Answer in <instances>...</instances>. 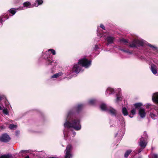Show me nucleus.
Segmentation results:
<instances>
[{
	"label": "nucleus",
	"instance_id": "nucleus-4",
	"mask_svg": "<svg viewBox=\"0 0 158 158\" xmlns=\"http://www.w3.org/2000/svg\"><path fill=\"white\" fill-rule=\"evenodd\" d=\"M42 58L45 60V63L47 65H51L54 67L57 65L56 62L52 60V56L48 51L42 52Z\"/></svg>",
	"mask_w": 158,
	"mask_h": 158
},
{
	"label": "nucleus",
	"instance_id": "nucleus-23",
	"mask_svg": "<svg viewBox=\"0 0 158 158\" xmlns=\"http://www.w3.org/2000/svg\"><path fill=\"white\" fill-rule=\"evenodd\" d=\"M116 102H118L119 101H121L122 99V97L121 95L120 94H118L116 95Z\"/></svg>",
	"mask_w": 158,
	"mask_h": 158
},
{
	"label": "nucleus",
	"instance_id": "nucleus-37",
	"mask_svg": "<svg viewBox=\"0 0 158 158\" xmlns=\"http://www.w3.org/2000/svg\"><path fill=\"white\" fill-rule=\"evenodd\" d=\"M15 134L16 135H18L19 134V131H16Z\"/></svg>",
	"mask_w": 158,
	"mask_h": 158
},
{
	"label": "nucleus",
	"instance_id": "nucleus-6",
	"mask_svg": "<svg viewBox=\"0 0 158 158\" xmlns=\"http://www.w3.org/2000/svg\"><path fill=\"white\" fill-rule=\"evenodd\" d=\"M146 106V108L151 109V111L150 113L151 117L153 119H156L158 116V110L157 108L149 103H147Z\"/></svg>",
	"mask_w": 158,
	"mask_h": 158
},
{
	"label": "nucleus",
	"instance_id": "nucleus-12",
	"mask_svg": "<svg viewBox=\"0 0 158 158\" xmlns=\"http://www.w3.org/2000/svg\"><path fill=\"white\" fill-rule=\"evenodd\" d=\"M152 99L153 102L158 104V93H155L153 94Z\"/></svg>",
	"mask_w": 158,
	"mask_h": 158
},
{
	"label": "nucleus",
	"instance_id": "nucleus-38",
	"mask_svg": "<svg viewBox=\"0 0 158 158\" xmlns=\"http://www.w3.org/2000/svg\"><path fill=\"white\" fill-rule=\"evenodd\" d=\"M72 132H73V136H74L76 134V132H75L74 131H72Z\"/></svg>",
	"mask_w": 158,
	"mask_h": 158
},
{
	"label": "nucleus",
	"instance_id": "nucleus-45",
	"mask_svg": "<svg viewBox=\"0 0 158 158\" xmlns=\"http://www.w3.org/2000/svg\"><path fill=\"white\" fill-rule=\"evenodd\" d=\"M136 55L138 58H139V57L137 55Z\"/></svg>",
	"mask_w": 158,
	"mask_h": 158
},
{
	"label": "nucleus",
	"instance_id": "nucleus-19",
	"mask_svg": "<svg viewBox=\"0 0 158 158\" xmlns=\"http://www.w3.org/2000/svg\"><path fill=\"white\" fill-rule=\"evenodd\" d=\"M97 102L96 99L94 98L90 99L88 102L87 103L89 105H94Z\"/></svg>",
	"mask_w": 158,
	"mask_h": 158
},
{
	"label": "nucleus",
	"instance_id": "nucleus-39",
	"mask_svg": "<svg viewBox=\"0 0 158 158\" xmlns=\"http://www.w3.org/2000/svg\"><path fill=\"white\" fill-rule=\"evenodd\" d=\"M117 90L119 92H121V89L119 88H118Z\"/></svg>",
	"mask_w": 158,
	"mask_h": 158
},
{
	"label": "nucleus",
	"instance_id": "nucleus-15",
	"mask_svg": "<svg viewBox=\"0 0 158 158\" xmlns=\"http://www.w3.org/2000/svg\"><path fill=\"white\" fill-rule=\"evenodd\" d=\"M136 39H135L129 44V46L131 48H136Z\"/></svg>",
	"mask_w": 158,
	"mask_h": 158
},
{
	"label": "nucleus",
	"instance_id": "nucleus-14",
	"mask_svg": "<svg viewBox=\"0 0 158 158\" xmlns=\"http://www.w3.org/2000/svg\"><path fill=\"white\" fill-rule=\"evenodd\" d=\"M114 92V89L111 87H108L106 91V95L108 96V95L113 94Z\"/></svg>",
	"mask_w": 158,
	"mask_h": 158
},
{
	"label": "nucleus",
	"instance_id": "nucleus-27",
	"mask_svg": "<svg viewBox=\"0 0 158 158\" xmlns=\"http://www.w3.org/2000/svg\"><path fill=\"white\" fill-rule=\"evenodd\" d=\"M119 42L121 43H123L124 44L127 45L126 43H128V41L126 39H122L119 40Z\"/></svg>",
	"mask_w": 158,
	"mask_h": 158
},
{
	"label": "nucleus",
	"instance_id": "nucleus-11",
	"mask_svg": "<svg viewBox=\"0 0 158 158\" xmlns=\"http://www.w3.org/2000/svg\"><path fill=\"white\" fill-rule=\"evenodd\" d=\"M136 41L137 43V46H144L146 44L145 41L143 40L136 39Z\"/></svg>",
	"mask_w": 158,
	"mask_h": 158
},
{
	"label": "nucleus",
	"instance_id": "nucleus-42",
	"mask_svg": "<svg viewBox=\"0 0 158 158\" xmlns=\"http://www.w3.org/2000/svg\"><path fill=\"white\" fill-rule=\"evenodd\" d=\"M48 158H59L57 157H49Z\"/></svg>",
	"mask_w": 158,
	"mask_h": 158
},
{
	"label": "nucleus",
	"instance_id": "nucleus-46",
	"mask_svg": "<svg viewBox=\"0 0 158 158\" xmlns=\"http://www.w3.org/2000/svg\"><path fill=\"white\" fill-rule=\"evenodd\" d=\"M129 117H130V118H132V117H133V116H130V115H129Z\"/></svg>",
	"mask_w": 158,
	"mask_h": 158
},
{
	"label": "nucleus",
	"instance_id": "nucleus-2",
	"mask_svg": "<svg viewBox=\"0 0 158 158\" xmlns=\"http://www.w3.org/2000/svg\"><path fill=\"white\" fill-rule=\"evenodd\" d=\"M100 108L102 110L106 111L112 115L115 116L117 119V120L115 122V125L121 126L123 130H125V124L123 117L120 115H116L117 114V111L114 109L107 106L104 103H102L100 105Z\"/></svg>",
	"mask_w": 158,
	"mask_h": 158
},
{
	"label": "nucleus",
	"instance_id": "nucleus-1",
	"mask_svg": "<svg viewBox=\"0 0 158 158\" xmlns=\"http://www.w3.org/2000/svg\"><path fill=\"white\" fill-rule=\"evenodd\" d=\"M84 107L82 104H79L75 106L68 112L64 124V138L66 140L68 139L69 132L68 130L73 128L76 131H79L81 128L80 120L78 116V113Z\"/></svg>",
	"mask_w": 158,
	"mask_h": 158
},
{
	"label": "nucleus",
	"instance_id": "nucleus-7",
	"mask_svg": "<svg viewBox=\"0 0 158 158\" xmlns=\"http://www.w3.org/2000/svg\"><path fill=\"white\" fill-rule=\"evenodd\" d=\"M73 148L70 144H68L66 147V149L64 151V158H72L73 154L72 150Z\"/></svg>",
	"mask_w": 158,
	"mask_h": 158
},
{
	"label": "nucleus",
	"instance_id": "nucleus-26",
	"mask_svg": "<svg viewBox=\"0 0 158 158\" xmlns=\"http://www.w3.org/2000/svg\"><path fill=\"white\" fill-rule=\"evenodd\" d=\"M131 152L132 150H128L124 154V157L125 158H127Z\"/></svg>",
	"mask_w": 158,
	"mask_h": 158
},
{
	"label": "nucleus",
	"instance_id": "nucleus-25",
	"mask_svg": "<svg viewBox=\"0 0 158 158\" xmlns=\"http://www.w3.org/2000/svg\"><path fill=\"white\" fill-rule=\"evenodd\" d=\"M122 111L123 115L127 116L128 115V112L126 108L123 107L122 109Z\"/></svg>",
	"mask_w": 158,
	"mask_h": 158
},
{
	"label": "nucleus",
	"instance_id": "nucleus-13",
	"mask_svg": "<svg viewBox=\"0 0 158 158\" xmlns=\"http://www.w3.org/2000/svg\"><path fill=\"white\" fill-rule=\"evenodd\" d=\"M139 114L141 118H144L146 114L145 110L142 108H140L139 110Z\"/></svg>",
	"mask_w": 158,
	"mask_h": 158
},
{
	"label": "nucleus",
	"instance_id": "nucleus-10",
	"mask_svg": "<svg viewBox=\"0 0 158 158\" xmlns=\"http://www.w3.org/2000/svg\"><path fill=\"white\" fill-rule=\"evenodd\" d=\"M146 140V138L142 137L140 139L139 145L141 147L144 148L146 147L147 145Z\"/></svg>",
	"mask_w": 158,
	"mask_h": 158
},
{
	"label": "nucleus",
	"instance_id": "nucleus-8",
	"mask_svg": "<svg viewBox=\"0 0 158 158\" xmlns=\"http://www.w3.org/2000/svg\"><path fill=\"white\" fill-rule=\"evenodd\" d=\"M23 7H19L18 9L22 10L24 9V8H31L33 7V4H31L28 2H26L23 3Z\"/></svg>",
	"mask_w": 158,
	"mask_h": 158
},
{
	"label": "nucleus",
	"instance_id": "nucleus-24",
	"mask_svg": "<svg viewBox=\"0 0 158 158\" xmlns=\"http://www.w3.org/2000/svg\"><path fill=\"white\" fill-rule=\"evenodd\" d=\"M9 12L12 15H14L16 13V10L15 8H11L8 10Z\"/></svg>",
	"mask_w": 158,
	"mask_h": 158
},
{
	"label": "nucleus",
	"instance_id": "nucleus-18",
	"mask_svg": "<svg viewBox=\"0 0 158 158\" xmlns=\"http://www.w3.org/2000/svg\"><path fill=\"white\" fill-rule=\"evenodd\" d=\"M147 45L151 48L152 50L158 54V48L156 46L152 45L149 44H148Z\"/></svg>",
	"mask_w": 158,
	"mask_h": 158
},
{
	"label": "nucleus",
	"instance_id": "nucleus-30",
	"mask_svg": "<svg viewBox=\"0 0 158 158\" xmlns=\"http://www.w3.org/2000/svg\"><path fill=\"white\" fill-rule=\"evenodd\" d=\"M8 19V18H5V17L4 18L2 17V16L0 17V23L2 24L3 22L5 21L6 19Z\"/></svg>",
	"mask_w": 158,
	"mask_h": 158
},
{
	"label": "nucleus",
	"instance_id": "nucleus-17",
	"mask_svg": "<svg viewBox=\"0 0 158 158\" xmlns=\"http://www.w3.org/2000/svg\"><path fill=\"white\" fill-rule=\"evenodd\" d=\"M43 1L42 0H36L33 4V7L34 6L37 7L41 5L43 3Z\"/></svg>",
	"mask_w": 158,
	"mask_h": 158
},
{
	"label": "nucleus",
	"instance_id": "nucleus-43",
	"mask_svg": "<svg viewBox=\"0 0 158 158\" xmlns=\"http://www.w3.org/2000/svg\"><path fill=\"white\" fill-rule=\"evenodd\" d=\"M142 151V150L141 149H139V152H138L139 153L141 151Z\"/></svg>",
	"mask_w": 158,
	"mask_h": 158
},
{
	"label": "nucleus",
	"instance_id": "nucleus-33",
	"mask_svg": "<svg viewBox=\"0 0 158 158\" xmlns=\"http://www.w3.org/2000/svg\"><path fill=\"white\" fill-rule=\"evenodd\" d=\"M101 46V44H99L98 45H95V47L94 48V50H96L99 49V46Z\"/></svg>",
	"mask_w": 158,
	"mask_h": 158
},
{
	"label": "nucleus",
	"instance_id": "nucleus-16",
	"mask_svg": "<svg viewBox=\"0 0 158 158\" xmlns=\"http://www.w3.org/2000/svg\"><path fill=\"white\" fill-rule=\"evenodd\" d=\"M151 70L154 74L156 75L157 73V67L154 64L151 65Z\"/></svg>",
	"mask_w": 158,
	"mask_h": 158
},
{
	"label": "nucleus",
	"instance_id": "nucleus-22",
	"mask_svg": "<svg viewBox=\"0 0 158 158\" xmlns=\"http://www.w3.org/2000/svg\"><path fill=\"white\" fill-rule=\"evenodd\" d=\"M12 158V156L10 154L3 155L0 156V158Z\"/></svg>",
	"mask_w": 158,
	"mask_h": 158
},
{
	"label": "nucleus",
	"instance_id": "nucleus-36",
	"mask_svg": "<svg viewBox=\"0 0 158 158\" xmlns=\"http://www.w3.org/2000/svg\"><path fill=\"white\" fill-rule=\"evenodd\" d=\"M100 27L102 29H103L104 30H105V26L102 24H100Z\"/></svg>",
	"mask_w": 158,
	"mask_h": 158
},
{
	"label": "nucleus",
	"instance_id": "nucleus-21",
	"mask_svg": "<svg viewBox=\"0 0 158 158\" xmlns=\"http://www.w3.org/2000/svg\"><path fill=\"white\" fill-rule=\"evenodd\" d=\"M63 74V73L61 72H60L59 73H56V74H54L53 75L51 76V78H56L58 77H59L61 76Z\"/></svg>",
	"mask_w": 158,
	"mask_h": 158
},
{
	"label": "nucleus",
	"instance_id": "nucleus-40",
	"mask_svg": "<svg viewBox=\"0 0 158 158\" xmlns=\"http://www.w3.org/2000/svg\"><path fill=\"white\" fill-rule=\"evenodd\" d=\"M26 151L25 150H22L19 153H21L22 152H24Z\"/></svg>",
	"mask_w": 158,
	"mask_h": 158
},
{
	"label": "nucleus",
	"instance_id": "nucleus-29",
	"mask_svg": "<svg viewBox=\"0 0 158 158\" xmlns=\"http://www.w3.org/2000/svg\"><path fill=\"white\" fill-rule=\"evenodd\" d=\"M142 106V104L141 103H137L134 104V106L135 109L139 108Z\"/></svg>",
	"mask_w": 158,
	"mask_h": 158
},
{
	"label": "nucleus",
	"instance_id": "nucleus-3",
	"mask_svg": "<svg viewBox=\"0 0 158 158\" xmlns=\"http://www.w3.org/2000/svg\"><path fill=\"white\" fill-rule=\"evenodd\" d=\"M91 61L85 58L81 59L79 60L77 64H75L73 66L72 69L73 72L78 73L82 70V68L84 67L85 68L89 67L91 64Z\"/></svg>",
	"mask_w": 158,
	"mask_h": 158
},
{
	"label": "nucleus",
	"instance_id": "nucleus-31",
	"mask_svg": "<svg viewBox=\"0 0 158 158\" xmlns=\"http://www.w3.org/2000/svg\"><path fill=\"white\" fill-rule=\"evenodd\" d=\"M48 52H51V53L53 55H55L56 54V51L55 50L52 49H50L48 50Z\"/></svg>",
	"mask_w": 158,
	"mask_h": 158
},
{
	"label": "nucleus",
	"instance_id": "nucleus-9",
	"mask_svg": "<svg viewBox=\"0 0 158 158\" xmlns=\"http://www.w3.org/2000/svg\"><path fill=\"white\" fill-rule=\"evenodd\" d=\"M10 139V138L7 134H4L0 138V140L2 142H6Z\"/></svg>",
	"mask_w": 158,
	"mask_h": 158
},
{
	"label": "nucleus",
	"instance_id": "nucleus-32",
	"mask_svg": "<svg viewBox=\"0 0 158 158\" xmlns=\"http://www.w3.org/2000/svg\"><path fill=\"white\" fill-rule=\"evenodd\" d=\"M3 113L7 115H8L9 114L8 111L7 109L6 108H4L2 110Z\"/></svg>",
	"mask_w": 158,
	"mask_h": 158
},
{
	"label": "nucleus",
	"instance_id": "nucleus-20",
	"mask_svg": "<svg viewBox=\"0 0 158 158\" xmlns=\"http://www.w3.org/2000/svg\"><path fill=\"white\" fill-rule=\"evenodd\" d=\"M118 49L124 52L127 53L129 54H131L132 53L130 51V50L128 49H125L123 48H121L119 47L118 48Z\"/></svg>",
	"mask_w": 158,
	"mask_h": 158
},
{
	"label": "nucleus",
	"instance_id": "nucleus-28",
	"mask_svg": "<svg viewBox=\"0 0 158 158\" xmlns=\"http://www.w3.org/2000/svg\"><path fill=\"white\" fill-rule=\"evenodd\" d=\"M17 126L16 125L13 124H10L9 126V128L11 130H14L17 128Z\"/></svg>",
	"mask_w": 158,
	"mask_h": 158
},
{
	"label": "nucleus",
	"instance_id": "nucleus-41",
	"mask_svg": "<svg viewBox=\"0 0 158 158\" xmlns=\"http://www.w3.org/2000/svg\"><path fill=\"white\" fill-rule=\"evenodd\" d=\"M3 96L0 95V101L2 100L3 98Z\"/></svg>",
	"mask_w": 158,
	"mask_h": 158
},
{
	"label": "nucleus",
	"instance_id": "nucleus-35",
	"mask_svg": "<svg viewBox=\"0 0 158 158\" xmlns=\"http://www.w3.org/2000/svg\"><path fill=\"white\" fill-rule=\"evenodd\" d=\"M152 158H158V155L156 154H153L152 156Z\"/></svg>",
	"mask_w": 158,
	"mask_h": 158
},
{
	"label": "nucleus",
	"instance_id": "nucleus-5",
	"mask_svg": "<svg viewBox=\"0 0 158 158\" xmlns=\"http://www.w3.org/2000/svg\"><path fill=\"white\" fill-rule=\"evenodd\" d=\"M98 35L100 37H103L107 43L106 44L107 46H108L110 44L113 43L115 40V38L112 35H110L108 32L103 33L102 34L97 33Z\"/></svg>",
	"mask_w": 158,
	"mask_h": 158
},
{
	"label": "nucleus",
	"instance_id": "nucleus-44",
	"mask_svg": "<svg viewBox=\"0 0 158 158\" xmlns=\"http://www.w3.org/2000/svg\"><path fill=\"white\" fill-rule=\"evenodd\" d=\"M2 110V107L1 106H0V110Z\"/></svg>",
	"mask_w": 158,
	"mask_h": 158
},
{
	"label": "nucleus",
	"instance_id": "nucleus-34",
	"mask_svg": "<svg viewBox=\"0 0 158 158\" xmlns=\"http://www.w3.org/2000/svg\"><path fill=\"white\" fill-rule=\"evenodd\" d=\"M136 110L135 108L131 110V113L132 115H134L135 114Z\"/></svg>",
	"mask_w": 158,
	"mask_h": 158
}]
</instances>
